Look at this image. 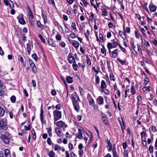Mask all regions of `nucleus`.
<instances>
[{"label": "nucleus", "mask_w": 157, "mask_h": 157, "mask_svg": "<svg viewBox=\"0 0 157 157\" xmlns=\"http://www.w3.org/2000/svg\"><path fill=\"white\" fill-rule=\"evenodd\" d=\"M71 98L73 103H77L80 101L79 97L76 92H75L72 94Z\"/></svg>", "instance_id": "1"}, {"label": "nucleus", "mask_w": 157, "mask_h": 157, "mask_svg": "<svg viewBox=\"0 0 157 157\" xmlns=\"http://www.w3.org/2000/svg\"><path fill=\"white\" fill-rule=\"evenodd\" d=\"M6 122V120L4 118H0V126L1 127V128L4 129L5 130L7 128V124Z\"/></svg>", "instance_id": "2"}, {"label": "nucleus", "mask_w": 157, "mask_h": 157, "mask_svg": "<svg viewBox=\"0 0 157 157\" xmlns=\"http://www.w3.org/2000/svg\"><path fill=\"white\" fill-rule=\"evenodd\" d=\"M118 121L120 125L121 126V129L123 132H124V129L125 128V123L123 120V118H119L118 119Z\"/></svg>", "instance_id": "3"}, {"label": "nucleus", "mask_w": 157, "mask_h": 157, "mask_svg": "<svg viewBox=\"0 0 157 157\" xmlns=\"http://www.w3.org/2000/svg\"><path fill=\"white\" fill-rule=\"evenodd\" d=\"M0 138L6 144H8L10 142V139L8 137H6L5 136L1 135L0 136Z\"/></svg>", "instance_id": "4"}, {"label": "nucleus", "mask_w": 157, "mask_h": 157, "mask_svg": "<svg viewBox=\"0 0 157 157\" xmlns=\"http://www.w3.org/2000/svg\"><path fill=\"white\" fill-rule=\"evenodd\" d=\"M33 44L32 43H29L26 44V49L28 55H29L32 48H33Z\"/></svg>", "instance_id": "5"}, {"label": "nucleus", "mask_w": 157, "mask_h": 157, "mask_svg": "<svg viewBox=\"0 0 157 157\" xmlns=\"http://www.w3.org/2000/svg\"><path fill=\"white\" fill-rule=\"evenodd\" d=\"M56 125L59 127H67V125L64 122L62 121L57 122L56 123Z\"/></svg>", "instance_id": "6"}, {"label": "nucleus", "mask_w": 157, "mask_h": 157, "mask_svg": "<svg viewBox=\"0 0 157 157\" xmlns=\"http://www.w3.org/2000/svg\"><path fill=\"white\" fill-rule=\"evenodd\" d=\"M136 98L137 100V107L138 108L140 107V105L142 103V100L143 99L141 95H138L137 97Z\"/></svg>", "instance_id": "7"}, {"label": "nucleus", "mask_w": 157, "mask_h": 157, "mask_svg": "<svg viewBox=\"0 0 157 157\" xmlns=\"http://www.w3.org/2000/svg\"><path fill=\"white\" fill-rule=\"evenodd\" d=\"M55 131L57 133V135L59 137H62L64 135V134L61 132L60 129L59 128H55Z\"/></svg>", "instance_id": "8"}, {"label": "nucleus", "mask_w": 157, "mask_h": 157, "mask_svg": "<svg viewBox=\"0 0 157 157\" xmlns=\"http://www.w3.org/2000/svg\"><path fill=\"white\" fill-rule=\"evenodd\" d=\"M68 60L70 63H72L75 62V60L74 56L71 55L69 54L68 56Z\"/></svg>", "instance_id": "9"}, {"label": "nucleus", "mask_w": 157, "mask_h": 157, "mask_svg": "<svg viewBox=\"0 0 157 157\" xmlns=\"http://www.w3.org/2000/svg\"><path fill=\"white\" fill-rule=\"evenodd\" d=\"M53 113L55 117H57V118H61V112L60 111L55 110L54 111Z\"/></svg>", "instance_id": "10"}, {"label": "nucleus", "mask_w": 157, "mask_h": 157, "mask_svg": "<svg viewBox=\"0 0 157 157\" xmlns=\"http://www.w3.org/2000/svg\"><path fill=\"white\" fill-rule=\"evenodd\" d=\"M75 109L77 112L79 111L80 107L79 104V102L73 103Z\"/></svg>", "instance_id": "11"}, {"label": "nucleus", "mask_w": 157, "mask_h": 157, "mask_svg": "<svg viewBox=\"0 0 157 157\" xmlns=\"http://www.w3.org/2000/svg\"><path fill=\"white\" fill-rule=\"evenodd\" d=\"M72 45L76 48H78L79 45V43L77 41L75 40H72Z\"/></svg>", "instance_id": "12"}, {"label": "nucleus", "mask_w": 157, "mask_h": 157, "mask_svg": "<svg viewBox=\"0 0 157 157\" xmlns=\"http://www.w3.org/2000/svg\"><path fill=\"white\" fill-rule=\"evenodd\" d=\"M149 8L150 11L151 12H155L156 10V7L153 5H150Z\"/></svg>", "instance_id": "13"}, {"label": "nucleus", "mask_w": 157, "mask_h": 157, "mask_svg": "<svg viewBox=\"0 0 157 157\" xmlns=\"http://www.w3.org/2000/svg\"><path fill=\"white\" fill-rule=\"evenodd\" d=\"M118 50L117 49H116L114 50L112 53V56L114 58H116L118 55Z\"/></svg>", "instance_id": "14"}, {"label": "nucleus", "mask_w": 157, "mask_h": 157, "mask_svg": "<svg viewBox=\"0 0 157 157\" xmlns=\"http://www.w3.org/2000/svg\"><path fill=\"white\" fill-rule=\"evenodd\" d=\"M97 101L99 105L103 104L104 103V98L102 96H100L98 98Z\"/></svg>", "instance_id": "15"}, {"label": "nucleus", "mask_w": 157, "mask_h": 157, "mask_svg": "<svg viewBox=\"0 0 157 157\" xmlns=\"http://www.w3.org/2000/svg\"><path fill=\"white\" fill-rule=\"evenodd\" d=\"M4 153L6 157H11L10 151L8 149L6 148L4 150Z\"/></svg>", "instance_id": "16"}, {"label": "nucleus", "mask_w": 157, "mask_h": 157, "mask_svg": "<svg viewBox=\"0 0 157 157\" xmlns=\"http://www.w3.org/2000/svg\"><path fill=\"white\" fill-rule=\"evenodd\" d=\"M107 85L104 80H102L101 82V88L102 90L104 89L107 87Z\"/></svg>", "instance_id": "17"}, {"label": "nucleus", "mask_w": 157, "mask_h": 157, "mask_svg": "<svg viewBox=\"0 0 157 157\" xmlns=\"http://www.w3.org/2000/svg\"><path fill=\"white\" fill-rule=\"evenodd\" d=\"M48 42L49 44L52 47H55L56 45L55 42L52 39H49Z\"/></svg>", "instance_id": "18"}, {"label": "nucleus", "mask_w": 157, "mask_h": 157, "mask_svg": "<svg viewBox=\"0 0 157 157\" xmlns=\"http://www.w3.org/2000/svg\"><path fill=\"white\" fill-rule=\"evenodd\" d=\"M106 141L108 144L107 147L108 149V151H110L112 150L111 144L109 140H107Z\"/></svg>", "instance_id": "19"}, {"label": "nucleus", "mask_w": 157, "mask_h": 157, "mask_svg": "<svg viewBox=\"0 0 157 157\" xmlns=\"http://www.w3.org/2000/svg\"><path fill=\"white\" fill-rule=\"evenodd\" d=\"M119 33L120 36L124 40H125L126 38V37L125 36L124 33H123V32H122L121 30H119Z\"/></svg>", "instance_id": "20"}, {"label": "nucleus", "mask_w": 157, "mask_h": 157, "mask_svg": "<svg viewBox=\"0 0 157 157\" xmlns=\"http://www.w3.org/2000/svg\"><path fill=\"white\" fill-rule=\"evenodd\" d=\"M37 26L38 27H39L42 29H44L45 26L43 25L42 24L40 21H37Z\"/></svg>", "instance_id": "21"}, {"label": "nucleus", "mask_w": 157, "mask_h": 157, "mask_svg": "<svg viewBox=\"0 0 157 157\" xmlns=\"http://www.w3.org/2000/svg\"><path fill=\"white\" fill-rule=\"evenodd\" d=\"M67 81L68 83H72L73 82L72 78L70 76H67Z\"/></svg>", "instance_id": "22"}, {"label": "nucleus", "mask_w": 157, "mask_h": 157, "mask_svg": "<svg viewBox=\"0 0 157 157\" xmlns=\"http://www.w3.org/2000/svg\"><path fill=\"white\" fill-rule=\"evenodd\" d=\"M88 100L90 106L93 105L95 103L94 101L92 98Z\"/></svg>", "instance_id": "23"}, {"label": "nucleus", "mask_w": 157, "mask_h": 157, "mask_svg": "<svg viewBox=\"0 0 157 157\" xmlns=\"http://www.w3.org/2000/svg\"><path fill=\"white\" fill-rule=\"evenodd\" d=\"M79 91L81 95L84 96L85 94V92L83 89L80 86L78 87Z\"/></svg>", "instance_id": "24"}, {"label": "nucleus", "mask_w": 157, "mask_h": 157, "mask_svg": "<svg viewBox=\"0 0 157 157\" xmlns=\"http://www.w3.org/2000/svg\"><path fill=\"white\" fill-rule=\"evenodd\" d=\"M42 17L44 20V23L46 24L47 22V17L45 15L43 14V13L42 14Z\"/></svg>", "instance_id": "25"}, {"label": "nucleus", "mask_w": 157, "mask_h": 157, "mask_svg": "<svg viewBox=\"0 0 157 157\" xmlns=\"http://www.w3.org/2000/svg\"><path fill=\"white\" fill-rule=\"evenodd\" d=\"M131 92L132 93V95H133L135 94L136 93V91L135 90L134 86H132L131 88Z\"/></svg>", "instance_id": "26"}, {"label": "nucleus", "mask_w": 157, "mask_h": 157, "mask_svg": "<svg viewBox=\"0 0 157 157\" xmlns=\"http://www.w3.org/2000/svg\"><path fill=\"white\" fill-rule=\"evenodd\" d=\"M19 23L21 24L24 25L25 23V20H24V19L22 17H21L19 19Z\"/></svg>", "instance_id": "27"}, {"label": "nucleus", "mask_w": 157, "mask_h": 157, "mask_svg": "<svg viewBox=\"0 0 157 157\" xmlns=\"http://www.w3.org/2000/svg\"><path fill=\"white\" fill-rule=\"evenodd\" d=\"M94 19V14L92 12H91L90 13V16H89V20L90 21H93Z\"/></svg>", "instance_id": "28"}, {"label": "nucleus", "mask_w": 157, "mask_h": 157, "mask_svg": "<svg viewBox=\"0 0 157 157\" xmlns=\"http://www.w3.org/2000/svg\"><path fill=\"white\" fill-rule=\"evenodd\" d=\"M38 36L39 37L42 43H46V41L45 40L43 36L41 35L40 34Z\"/></svg>", "instance_id": "29"}, {"label": "nucleus", "mask_w": 157, "mask_h": 157, "mask_svg": "<svg viewBox=\"0 0 157 157\" xmlns=\"http://www.w3.org/2000/svg\"><path fill=\"white\" fill-rule=\"evenodd\" d=\"M111 42L113 44V48H116L117 46V45L118 44L117 42H116L114 39L112 40Z\"/></svg>", "instance_id": "30"}, {"label": "nucleus", "mask_w": 157, "mask_h": 157, "mask_svg": "<svg viewBox=\"0 0 157 157\" xmlns=\"http://www.w3.org/2000/svg\"><path fill=\"white\" fill-rule=\"evenodd\" d=\"M55 155V153L53 151H49L48 153V155L50 157H54Z\"/></svg>", "instance_id": "31"}, {"label": "nucleus", "mask_w": 157, "mask_h": 157, "mask_svg": "<svg viewBox=\"0 0 157 157\" xmlns=\"http://www.w3.org/2000/svg\"><path fill=\"white\" fill-rule=\"evenodd\" d=\"M5 111L3 109L0 107V117H2L4 114Z\"/></svg>", "instance_id": "32"}, {"label": "nucleus", "mask_w": 157, "mask_h": 157, "mask_svg": "<svg viewBox=\"0 0 157 157\" xmlns=\"http://www.w3.org/2000/svg\"><path fill=\"white\" fill-rule=\"evenodd\" d=\"M10 100L12 103H14L16 101V98L15 96L13 95L10 98Z\"/></svg>", "instance_id": "33"}, {"label": "nucleus", "mask_w": 157, "mask_h": 157, "mask_svg": "<svg viewBox=\"0 0 157 157\" xmlns=\"http://www.w3.org/2000/svg\"><path fill=\"white\" fill-rule=\"evenodd\" d=\"M61 149V147L60 146L57 144H55L54 146V150L56 151L60 150Z\"/></svg>", "instance_id": "34"}, {"label": "nucleus", "mask_w": 157, "mask_h": 157, "mask_svg": "<svg viewBox=\"0 0 157 157\" xmlns=\"http://www.w3.org/2000/svg\"><path fill=\"white\" fill-rule=\"evenodd\" d=\"M147 90L148 91H150V87L149 86H144V87L143 88V90L145 92Z\"/></svg>", "instance_id": "35"}, {"label": "nucleus", "mask_w": 157, "mask_h": 157, "mask_svg": "<svg viewBox=\"0 0 157 157\" xmlns=\"http://www.w3.org/2000/svg\"><path fill=\"white\" fill-rule=\"evenodd\" d=\"M47 130L49 136L50 137H52V128L50 127L49 128H47Z\"/></svg>", "instance_id": "36"}, {"label": "nucleus", "mask_w": 157, "mask_h": 157, "mask_svg": "<svg viewBox=\"0 0 157 157\" xmlns=\"http://www.w3.org/2000/svg\"><path fill=\"white\" fill-rule=\"evenodd\" d=\"M3 135L5 136L6 137H8V138L9 139H10L11 137V135L7 132H5L4 135Z\"/></svg>", "instance_id": "37"}, {"label": "nucleus", "mask_w": 157, "mask_h": 157, "mask_svg": "<svg viewBox=\"0 0 157 157\" xmlns=\"http://www.w3.org/2000/svg\"><path fill=\"white\" fill-rule=\"evenodd\" d=\"M76 137L80 140L82 139L83 138L82 133L78 132V135Z\"/></svg>", "instance_id": "38"}, {"label": "nucleus", "mask_w": 157, "mask_h": 157, "mask_svg": "<svg viewBox=\"0 0 157 157\" xmlns=\"http://www.w3.org/2000/svg\"><path fill=\"white\" fill-rule=\"evenodd\" d=\"M32 57L35 61H36L38 59V57L36 53H33V54L32 55Z\"/></svg>", "instance_id": "39"}, {"label": "nucleus", "mask_w": 157, "mask_h": 157, "mask_svg": "<svg viewBox=\"0 0 157 157\" xmlns=\"http://www.w3.org/2000/svg\"><path fill=\"white\" fill-rule=\"evenodd\" d=\"M101 52L105 56L106 55V50L104 46H103V48L101 49Z\"/></svg>", "instance_id": "40"}, {"label": "nucleus", "mask_w": 157, "mask_h": 157, "mask_svg": "<svg viewBox=\"0 0 157 157\" xmlns=\"http://www.w3.org/2000/svg\"><path fill=\"white\" fill-rule=\"evenodd\" d=\"M102 121L105 124L107 125L109 124L108 118H102Z\"/></svg>", "instance_id": "41"}, {"label": "nucleus", "mask_w": 157, "mask_h": 157, "mask_svg": "<svg viewBox=\"0 0 157 157\" xmlns=\"http://www.w3.org/2000/svg\"><path fill=\"white\" fill-rule=\"evenodd\" d=\"M73 69L75 71H77L78 70V65L76 63H74L72 65Z\"/></svg>", "instance_id": "42"}, {"label": "nucleus", "mask_w": 157, "mask_h": 157, "mask_svg": "<svg viewBox=\"0 0 157 157\" xmlns=\"http://www.w3.org/2000/svg\"><path fill=\"white\" fill-rule=\"evenodd\" d=\"M107 47L108 49H111L113 48V47L111 43H108L107 44Z\"/></svg>", "instance_id": "43"}, {"label": "nucleus", "mask_w": 157, "mask_h": 157, "mask_svg": "<svg viewBox=\"0 0 157 157\" xmlns=\"http://www.w3.org/2000/svg\"><path fill=\"white\" fill-rule=\"evenodd\" d=\"M85 35L88 40V37L90 36V31L89 30L87 29V30L86 33H85Z\"/></svg>", "instance_id": "44"}, {"label": "nucleus", "mask_w": 157, "mask_h": 157, "mask_svg": "<svg viewBox=\"0 0 157 157\" xmlns=\"http://www.w3.org/2000/svg\"><path fill=\"white\" fill-rule=\"evenodd\" d=\"M102 90V91L104 92V93H105V94L107 95H108L109 94V93H110V91L108 89H103Z\"/></svg>", "instance_id": "45"}, {"label": "nucleus", "mask_w": 157, "mask_h": 157, "mask_svg": "<svg viewBox=\"0 0 157 157\" xmlns=\"http://www.w3.org/2000/svg\"><path fill=\"white\" fill-rule=\"evenodd\" d=\"M110 79L111 80L114 81L115 79L114 78V75L113 73H110L109 75Z\"/></svg>", "instance_id": "46"}, {"label": "nucleus", "mask_w": 157, "mask_h": 157, "mask_svg": "<svg viewBox=\"0 0 157 157\" xmlns=\"http://www.w3.org/2000/svg\"><path fill=\"white\" fill-rule=\"evenodd\" d=\"M102 16H106L108 15L107 12L106 10H105L102 11Z\"/></svg>", "instance_id": "47"}, {"label": "nucleus", "mask_w": 157, "mask_h": 157, "mask_svg": "<svg viewBox=\"0 0 157 157\" xmlns=\"http://www.w3.org/2000/svg\"><path fill=\"white\" fill-rule=\"evenodd\" d=\"M68 147L70 151L72 150L74 148L73 145L71 143H70L69 144Z\"/></svg>", "instance_id": "48"}, {"label": "nucleus", "mask_w": 157, "mask_h": 157, "mask_svg": "<svg viewBox=\"0 0 157 157\" xmlns=\"http://www.w3.org/2000/svg\"><path fill=\"white\" fill-rule=\"evenodd\" d=\"M117 60L122 64H124L126 62V61L124 60H122L119 58H117Z\"/></svg>", "instance_id": "49"}, {"label": "nucleus", "mask_w": 157, "mask_h": 157, "mask_svg": "<svg viewBox=\"0 0 157 157\" xmlns=\"http://www.w3.org/2000/svg\"><path fill=\"white\" fill-rule=\"evenodd\" d=\"M95 82L97 84H98L100 82V78L98 76L96 77Z\"/></svg>", "instance_id": "50"}, {"label": "nucleus", "mask_w": 157, "mask_h": 157, "mask_svg": "<svg viewBox=\"0 0 157 157\" xmlns=\"http://www.w3.org/2000/svg\"><path fill=\"white\" fill-rule=\"evenodd\" d=\"M79 155L80 157H82L83 155V151L82 150H79L78 151Z\"/></svg>", "instance_id": "51"}, {"label": "nucleus", "mask_w": 157, "mask_h": 157, "mask_svg": "<svg viewBox=\"0 0 157 157\" xmlns=\"http://www.w3.org/2000/svg\"><path fill=\"white\" fill-rule=\"evenodd\" d=\"M149 150L150 153H152L153 152V147L150 145L149 148Z\"/></svg>", "instance_id": "52"}, {"label": "nucleus", "mask_w": 157, "mask_h": 157, "mask_svg": "<svg viewBox=\"0 0 157 157\" xmlns=\"http://www.w3.org/2000/svg\"><path fill=\"white\" fill-rule=\"evenodd\" d=\"M65 27V30L66 32L67 33H69L71 32L70 30L69 29V28L68 27H67L66 25L64 24Z\"/></svg>", "instance_id": "53"}, {"label": "nucleus", "mask_w": 157, "mask_h": 157, "mask_svg": "<svg viewBox=\"0 0 157 157\" xmlns=\"http://www.w3.org/2000/svg\"><path fill=\"white\" fill-rule=\"evenodd\" d=\"M87 59V63L89 65H90L91 64V62L90 59L89 58L88 56L86 57Z\"/></svg>", "instance_id": "54"}, {"label": "nucleus", "mask_w": 157, "mask_h": 157, "mask_svg": "<svg viewBox=\"0 0 157 157\" xmlns=\"http://www.w3.org/2000/svg\"><path fill=\"white\" fill-rule=\"evenodd\" d=\"M91 106H93V107H94V109L95 111H97L98 110V106L97 105L95 104V103L93 105H92Z\"/></svg>", "instance_id": "55"}, {"label": "nucleus", "mask_w": 157, "mask_h": 157, "mask_svg": "<svg viewBox=\"0 0 157 157\" xmlns=\"http://www.w3.org/2000/svg\"><path fill=\"white\" fill-rule=\"evenodd\" d=\"M4 1L5 5L6 6L9 5L10 8L11 7V5L9 3V2L7 0H4Z\"/></svg>", "instance_id": "56"}, {"label": "nucleus", "mask_w": 157, "mask_h": 157, "mask_svg": "<svg viewBox=\"0 0 157 157\" xmlns=\"http://www.w3.org/2000/svg\"><path fill=\"white\" fill-rule=\"evenodd\" d=\"M48 3L53 6H55V3L54 0H48Z\"/></svg>", "instance_id": "57"}, {"label": "nucleus", "mask_w": 157, "mask_h": 157, "mask_svg": "<svg viewBox=\"0 0 157 157\" xmlns=\"http://www.w3.org/2000/svg\"><path fill=\"white\" fill-rule=\"evenodd\" d=\"M99 36V37L100 39V42L101 43H103L104 42V40L102 35L101 34H100Z\"/></svg>", "instance_id": "58"}, {"label": "nucleus", "mask_w": 157, "mask_h": 157, "mask_svg": "<svg viewBox=\"0 0 157 157\" xmlns=\"http://www.w3.org/2000/svg\"><path fill=\"white\" fill-rule=\"evenodd\" d=\"M71 26L72 28L74 29H76V25L75 22H72Z\"/></svg>", "instance_id": "59"}, {"label": "nucleus", "mask_w": 157, "mask_h": 157, "mask_svg": "<svg viewBox=\"0 0 157 157\" xmlns=\"http://www.w3.org/2000/svg\"><path fill=\"white\" fill-rule=\"evenodd\" d=\"M69 36L72 39H74L76 37V35L73 33H71Z\"/></svg>", "instance_id": "60"}, {"label": "nucleus", "mask_w": 157, "mask_h": 157, "mask_svg": "<svg viewBox=\"0 0 157 157\" xmlns=\"http://www.w3.org/2000/svg\"><path fill=\"white\" fill-rule=\"evenodd\" d=\"M62 107V106L61 104H58L56 105V108L57 110H60Z\"/></svg>", "instance_id": "61"}, {"label": "nucleus", "mask_w": 157, "mask_h": 157, "mask_svg": "<svg viewBox=\"0 0 157 157\" xmlns=\"http://www.w3.org/2000/svg\"><path fill=\"white\" fill-rule=\"evenodd\" d=\"M78 132L83 133L84 131V129L82 128H81L79 126H78Z\"/></svg>", "instance_id": "62"}, {"label": "nucleus", "mask_w": 157, "mask_h": 157, "mask_svg": "<svg viewBox=\"0 0 157 157\" xmlns=\"http://www.w3.org/2000/svg\"><path fill=\"white\" fill-rule=\"evenodd\" d=\"M149 82V79L147 78H145L144 79V83L146 85H147Z\"/></svg>", "instance_id": "63"}, {"label": "nucleus", "mask_w": 157, "mask_h": 157, "mask_svg": "<svg viewBox=\"0 0 157 157\" xmlns=\"http://www.w3.org/2000/svg\"><path fill=\"white\" fill-rule=\"evenodd\" d=\"M56 39L57 40H60L61 39V37L59 34H57L56 36Z\"/></svg>", "instance_id": "64"}]
</instances>
